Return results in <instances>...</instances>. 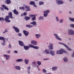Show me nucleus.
<instances>
[{"label": "nucleus", "mask_w": 74, "mask_h": 74, "mask_svg": "<svg viewBox=\"0 0 74 74\" xmlns=\"http://www.w3.org/2000/svg\"><path fill=\"white\" fill-rule=\"evenodd\" d=\"M23 14L24 16H26L27 15V12H24L23 13Z\"/></svg>", "instance_id": "obj_40"}, {"label": "nucleus", "mask_w": 74, "mask_h": 74, "mask_svg": "<svg viewBox=\"0 0 74 74\" xmlns=\"http://www.w3.org/2000/svg\"><path fill=\"white\" fill-rule=\"evenodd\" d=\"M7 52L8 53H10V51H8Z\"/></svg>", "instance_id": "obj_56"}, {"label": "nucleus", "mask_w": 74, "mask_h": 74, "mask_svg": "<svg viewBox=\"0 0 74 74\" xmlns=\"http://www.w3.org/2000/svg\"><path fill=\"white\" fill-rule=\"evenodd\" d=\"M14 53H18V51H14Z\"/></svg>", "instance_id": "obj_55"}, {"label": "nucleus", "mask_w": 74, "mask_h": 74, "mask_svg": "<svg viewBox=\"0 0 74 74\" xmlns=\"http://www.w3.org/2000/svg\"><path fill=\"white\" fill-rule=\"evenodd\" d=\"M72 57H74V51H73V54L72 55Z\"/></svg>", "instance_id": "obj_53"}, {"label": "nucleus", "mask_w": 74, "mask_h": 74, "mask_svg": "<svg viewBox=\"0 0 74 74\" xmlns=\"http://www.w3.org/2000/svg\"><path fill=\"white\" fill-rule=\"evenodd\" d=\"M28 74H30V70L28 71Z\"/></svg>", "instance_id": "obj_57"}, {"label": "nucleus", "mask_w": 74, "mask_h": 74, "mask_svg": "<svg viewBox=\"0 0 74 74\" xmlns=\"http://www.w3.org/2000/svg\"><path fill=\"white\" fill-rule=\"evenodd\" d=\"M4 38L3 37L0 36V40H3V39H4Z\"/></svg>", "instance_id": "obj_38"}, {"label": "nucleus", "mask_w": 74, "mask_h": 74, "mask_svg": "<svg viewBox=\"0 0 74 74\" xmlns=\"http://www.w3.org/2000/svg\"><path fill=\"white\" fill-rule=\"evenodd\" d=\"M5 3L6 4H10L11 3V1L10 0H6L5 1Z\"/></svg>", "instance_id": "obj_17"}, {"label": "nucleus", "mask_w": 74, "mask_h": 74, "mask_svg": "<svg viewBox=\"0 0 74 74\" xmlns=\"http://www.w3.org/2000/svg\"><path fill=\"white\" fill-rule=\"evenodd\" d=\"M45 52H46V53L47 54H49V50H48L47 49H46L45 50Z\"/></svg>", "instance_id": "obj_34"}, {"label": "nucleus", "mask_w": 74, "mask_h": 74, "mask_svg": "<svg viewBox=\"0 0 74 74\" xmlns=\"http://www.w3.org/2000/svg\"><path fill=\"white\" fill-rule=\"evenodd\" d=\"M58 69V67L56 66H54L52 68V70H53V71H55V70H56L57 69Z\"/></svg>", "instance_id": "obj_24"}, {"label": "nucleus", "mask_w": 74, "mask_h": 74, "mask_svg": "<svg viewBox=\"0 0 74 74\" xmlns=\"http://www.w3.org/2000/svg\"><path fill=\"white\" fill-rule=\"evenodd\" d=\"M31 43L32 45H36L37 44V42L36 41L34 40H32L31 41Z\"/></svg>", "instance_id": "obj_12"}, {"label": "nucleus", "mask_w": 74, "mask_h": 74, "mask_svg": "<svg viewBox=\"0 0 74 74\" xmlns=\"http://www.w3.org/2000/svg\"><path fill=\"white\" fill-rule=\"evenodd\" d=\"M59 12V13H60H60H62V12H61V11H60Z\"/></svg>", "instance_id": "obj_62"}, {"label": "nucleus", "mask_w": 74, "mask_h": 74, "mask_svg": "<svg viewBox=\"0 0 74 74\" xmlns=\"http://www.w3.org/2000/svg\"><path fill=\"white\" fill-rule=\"evenodd\" d=\"M36 37L37 38H40V35L39 34H36Z\"/></svg>", "instance_id": "obj_33"}, {"label": "nucleus", "mask_w": 74, "mask_h": 74, "mask_svg": "<svg viewBox=\"0 0 74 74\" xmlns=\"http://www.w3.org/2000/svg\"><path fill=\"white\" fill-rule=\"evenodd\" d=\"M8 15H9V16L11 19H13V17H12V13L11 12H10L9 13Z\"/></svg>", "instance_id": "obj_18"}, {"label": "nucleus", "mask_w": 74, "mask_h": 74, "mask_svg": "<svg viewBox=\"0 0 74 74\" xmlns=\"http://www.w3.org/2000/svg\"><path fill=\"white\" fill-rule=\"evenodd\" d=\"M50 45H49V46L48 47L49 48V49H53V47H52L53 46V45L52 44L50 43Z\"/></svg>", "instance_id": "obj_20"}, {"label": "nucleus", "mask_w": 74, "mask_h": 74, "mask_svg": "<svg viewBox=\"0 0 74 74\" xmlns=\"http://www.w3.org/2000/svg\"><path fill=\"white\" fill-rule=\"evenodd\" d=\"M30 16L31 17L33 18V17H34V16H35L34 15H30Z\"/></svg>", "instance_id": "obj_48"}, {"label": "nucleus", "mask_w": 74, "mask_h": 74, "mask_svg": "<svg viewBox=\"0 0 74 74\" xmlns=\"http://www.w3.org/2000/svg\"><path fill=\"white\" fill-rule=\"evenodd\" d=\"M15 67L16 68V69L17 70H21V67L19 66H15Z\"/></svg>", "instance_id": "obj_27"}, {"label": "nucleus", "mask_w": 74, "mask_h": 74, "mask_svg": "<svg viewBox=\"0 0 74 74\" xmlns=\"http://www.w3.org/2000/svg\"><path fill=\"white\" fill-rule=\"evenodd\" d=\"M49 51H50V53L52 56L55 55V51H52V50H49Z\"/></svg>", "instance_id": "obj_22"}, {"label": "nucleus", "mask_w": 74, "mask_h": 74, "mask_svg": "<svg viewBox=\"0 0 74 74\" xmlns=\"http://www.w3.org/2000/svg\"><path fill=\"white\" fill-rule=\"evenodd\" d=\"M42 71L43 73H45L46 72H47V71L45 69H43Z\"/></svg>", "instance_id": "obj_41"}, {"label": "nucleus", "mask_w": 74, "mask_h": 74, "mask_svg": "<svg viewBox=\"0 0 74 74\" xmlns=\"http://www.w3.org/2000/svg\"><path fill=\"white\" fill-rule=\"evenodd\" d=\"M63 60H64V62H67V61H68V60L67 59V57H64Z\"/></svg>", "instance_id": "obj_31"}, {"label": "nucleus", "mask_w": 74, "mask_h": 74, "mask_svg": "<svg viewBox=\"0 0 74 74\" xmlns=\"http://www.w3.org/2000/svg\"><path fill=\"white\" fill-rule=\"evenodd\" d=\"M21 16H24V15L23 14H23H21Z\"/></svg>", "instance_id": "obj_58"}, {"label": "nucleus", "mask_w": 74, "mask_h": 74, "mask_svg": "<svg viewBox=\"0 0 74 74\" xmlns=\"http://www.w3.org/2000/svg\"><path fill=\"white\" fill-rule=\"evenodd\" d=\"M30 24L33 25V26H34V27H36L37 26V23H36V22L35 21H34L31 23Z\"/></svg>", "instance_id": "obj_11"}, {"label": "nucleus", "mask_w": 74, "mask_h": 74, "mask_svg": "<svg viewBox=\"0 0 74 74\" xmlns=\"http://www.w3.org/2000/svg\"><path fill=\"white\" fill-rule=\"evenodd\" d=\"M50 12V11L49 10H47L46 11L44 12V16L45 17H47L48 15V14Z\"/></svg>", "instance_id": "obj_2"}, {"label": "nucleus", "mask_w": 74, "mask_h": 74, "mask_svg": "<svg viewBox=\"0 0 74 74\" xmlns=\"http://www.w3.org/2000/svg\"><path fill=\"white\" fill-rule=\"evenodd\" d=\"M69 14H71V11H69Z\"/></svg>", "instance_id": "obj_64"}, {"label": "nucleus", "mask_w": 74, "mask_h": 74, "mask_svg": "<svg viewBox=\"0 0 74 74\" xmlns=\"http://www.w3.org/2000/svg\"><path fill=\"white\" fill-rule=\"evenodd\" d=\"M54 35L55 36L56 38H57V40H60V41H62V39L60 38L58 36V35L56 34H54Z\"/></svg>", "instance_id": "obj_14"}, {"label": "nucleus", "mask_w": 74, "mask_h": 74, "mask_svg": "<svg viewBox=\"0 0 74 74\" xmlns=\"http://www.w3.org/2000/svg\"><path fill=\"white\" fill-rule=\"evenodd\" d=\"M69 35H74V31L72 29H69Z\"/></svg>", "instance_id": "obj_6"}, {"label": "nucleus", "mask_w": 74, "mask_h": 74, "mask_svg": "<svg viewBox=\"0 0 74 74\" xmlns=\"http://www.w3.org/2000/svg\"><path fill=\"white\" fill-rule=\"evenodd\" d=\"M18 36H20L21 37V36H22V34H21L20 33H19L18 34Z\"/></svg>", "instance_id": "obj_45"}, {"label": "nucleus", "mask_w": 74, "mask_h": 74, "mask_svg": "<svg viewBox=\"0 0 74 74\" xmlns=\"http://www.w3.org/2000/svg\"><path fill=\"white\" fill-rule=\"evenodd\" d=\"M56 3L57 4L60 5V4H63L64 3V2L62 1L59 0L57 1L58 0H56Z\"/></svg>", "instance_id": "obj_7"}, {"label": "nucleus", "mask_w": 74, "mask_h": 74, "mask_svg": "<svg viewBox=\"0 0 74 74\" xmlns=\"http://www.w3.org/2000/svg\"><path fill=\"white\" fill-rule=\"evenodd\" d=\"M3 56L4 57L6 58V60H8L10 57V56L8 55L7 54H4L3 55Z\"/></svg>", "instance_id": "obj_16"}, {"label": "nucleus", "mask_w": 74, "mask_h": 74, "mask_svg": "<svg viewBox=\"0 0 74 74\" xmlns=\"http://www.w3.org/2000/svg\"><path fill=\"white\" fill-rule=\"evenodd\" d=\"M69 19H70V21H72V22H74V18H69Z\"/></svg>", "instance_id": "obj_37"}, {"label": "nucleus", "mask_w": 74, "mask_h": 74, "mask_svg": "<svg viewBox=\"0 0 74 74\" xmlns=\"http://www.w3.org/2000/svg\"><path fill=\"white\" fill-rule=\"evenodd\" d=\"M64 52V49H61L57 51L56 53L57 54H60V55H62V53H63Z\"/></svg>", "instance_id": "obj_4"}, {"label": "nucleus", "mask_w": 74, "mask_h": 74, "mask_svg": "<svg viewBox=\"0 0 74 74\" xmlns=\"http://www.w3.org/2000/svg\"><path fill=\"white\" fill-rule=\"evenodd\" d=\"M8 48H11V45L10 44H9V47H8Z\"/></svg>", "instance_id": "obj_50"}, {"label": "nucleus", "mask_w": 74, "mask_h": 74, "mask_svg": "<svg viewBox=\"0 0 74 74\" xmlns=\"http://www.w3.org/2000/svg\"><path fill=\"white\" fill-rule=\"evenodd\" d=\"M63 19H62L60 21V23H62L63 22Z\"/></svg>", "instance_id": "obj_49"}, {"label": "nucleus", "mask_w": 74, "mask_h": 74, "mask_svg": "<svg viewBox=\"0 0 74 74\" xmlns=\"http://www.w3.org/2000/svg\"><path fill=\"white\" fill-rule=\"evenodd\" d=\"M31 45L30 44H29L28 45L29 46H24V48L25 49V50H28V49H29V48H31V47H30V45Z\"/></svg>", "instance_id": "obj_9"}, {"label": "nucleus", "mask_w": 74, "mask_h": 74, "mask_svg": "<svg viewBox=\"0 0 74 74\" xmlns=\"http://www.w3.org/2000/svg\"><path fill=\"white\" fill-rule=\"evenodd\" d=\"M6 33V32H5V31H4V32H3V33L4 34V33Z\"/></svg>", "instance_id": "obj_63"}, {"label": "nucleus", "mask_w": 74, "mask_h": 74, "mask_svg": "<svg viewBox=\"0 0 74 74\" xmlns=\"http://www.w3.org/2000/svg\"><path fill=\"white\" fill-rule=\"evenodd\" d=\"M3 7L5 9V10H9V9L5 5H2Z\"/></svg>", "instance_id": "obj_21"}, {"label": "nucleus", "mask_w": 74, "mask_h": 74, "mask_svg": "<svg viewBox=\"0 0 74 74\" xmlns=\"http://www.w3.org/2000/svg\"><path fill=\"white\" fill-rule=\"evenodd\" d=\"M0 9L1 11H4V9H3V8H1Z\"/></svg>", "instance_id": "obj_42"}, {"label": "nucleus", "mask_w": 74, "mask_h": 74, "mask_svg": "<svg viewBox=\"0 0 74 74\" xmlns=\"http://www.w3.org/2000/svg\"><path fill=\"white\" fill-rule=\"evenodd\" d=\"M30 47L34 48V49H38L39 47L37 46H34L33 45H30Z\"/></svg>", "instance_id": "obj_15"}, {"label": "nucleus", "mask_w": 74, "mask_h": 74, "mask_svg": "<svg viewBox=\"0 0 74 74\" xmlns=\"http://www.w3.org/2000/svg\"><path fill=\"white\" fill-rule=\"evenodd\" d=\"M36 63V61H34L32 63V64H34L35 65Z\"/></svg>", "instance_id": "obj_43"}, {"label": "nucleus", "mask_w": 74, "mask_h": 74, "mask_svg": "<svg viewBox=\"0 0 74 74\" xmlns=\"http://www.w3.org/2000/svg\"><path fill=\"white\" fill-rule=\"evenodd\" d=\"M48 59H49V58H47V59H44V60H48Z\"/></svg>", "instance_id": "obj_61"}, {"label": "nucleus", "mask_w": 74, "mask_h": 74, "mask_svg": "<svg viewBox=\"0 0 74 74\" xmlns=\"http://www.w3.org/2000/svg\"><path fill=\"white\" fill-rule=\"evenodd\" d=\"M27 69H28L29 70H30V66H29L27 68Z\"/></svg>", "instance_id": "obj_52"}, {"label": "nucleus", "mask_w": 74, "mask_h": 74, "mask_svg": "<svg viewBox=\"0 0 74 74\" xmlns=\"http://www.w3.org/2000/svg\"><path fill=\"white\" fill-rule=\"evenodd\" d=\"M59 44H61L62 45H64L65 47L69 51H71V49L70 48H69V46H67L66 44H64L63 43H62V42H59Z\"/></svg>", "instance_id": "obj_3"}, {"label": "nucleus", "mask_w": 74, "mask_h": 74, "mask_svg": "<svg viewBox=\"0 0 74 74\" xmlns=\"http://www.w3.org/2000/svg\"><path fill=\"white\" fill-rule=\"evenodd\" d=\"M19 9L20 10H26V12L30 11V7L29 6H27V5H24L23 7H20L19 8Z\"/></svg>", "instance_id": "obj_1"}, {"label": "nucleus", "mask_w": 74, "mask_h": 74, "mask_svg": "<svg viewBox=\"0 0 74 74\" xmlns=\"http://www.w3.org/2000/svg\"><path fill=\"white\" fill-rule=\"evenodd\" d=\"M30 19V18L29 17L27 16H25V21H28V20H29Z\"/></svg>", "instance_id": "obj_25"}, {"label": "nucleus", "mask_w": 74, "mask_h": 74, "mask_svg": "<svg viewBox=\"0 0 74 74\" xmlns=\"http://www.w3.org/2000/svg\"><path fill=\"white\" fill-rule=\"evenodd\" d=\"M70 26L72 27H74V24H71L70 25Z\"/></svg>", "instance_id": "obj_46"}, {"label": "nucleus", "mask_w": 74, "mask_h": 74, "mask_svg": "<svg viewBox=\"0 0 74 74\" xmlns=\"http://www.w3.org/2000/svg\"><path fill=\"white\" fill-rule=\"evenodd\" d=\"M13 11V12L14 14H15V15H18V12L17 11V10H16V9H15Z\"/></svg>", "instance_id": "obj_19"}, {"label": "nucleus", "mask_w": 74, "mask_h": 74, "mask_svg": "<svg viewBox=\"0 0 74 74\" xmlns=\"http://www.w3.org/2000/svg\"><path fill=\"white\" fill-rule=\"evenodd\" d=\"M5 32H7V29H5Z\"/></svg>", "instance_id": "obj_60"}, {"label": "nucleus", "mask_w": 74, "mask_h": 74, "mask_svg": "<svg viewBox=\"0 0 74 74\" xmlns=\"http://www.w3.org/2000/svg\"><path fill=\"white\" fill-rule=\"evenodd\" d=\"M37 64H38V66H40L41 64V61H37Z\"/></svg>", "instance_id": "obj_32"}, {"label": "nucleus", "mask_w": 74, "mask_h": 74, "mask_svg": "<svg viewBox=\"0 0 74 74\" xmlns=\"http://www.w3.org/2000/svg\"><path fill=\"white\" fill-rule=\"evenodd\" d=\"M64 52L65 53H66V54H67V52L66 51H64Z\"/></svg>", "instance_id": "obj_51"}, {"label": "nucleus", "mask_w": 74, "mask_h": 74, "mask_svg": "<svg viewBox=\"0 0 74 74\" xmlns=\"http://www.w3.org/2000/svg\"><path fill=\"white\" fill-rule=\"evenodd\" d=\"M10 17L9 16H6L5 18V21H6V22L8 23V22H10L11 21L10 20H8L9 19H10Z\"/></svg>", "instance_id": "obj_5"}, {"label": "nucleus", "mask_w": 74, "mask_h": 74, "mask_svg": "<svg viewBox=\"0 0 74 74\" xmlns=\"http://www.w3.org/2000/svg\"><path fill=\"white\" fill-rule=\"evenodd\" d=\"M29 60H28L25 59V64H28V63H29Z\"/></svg>", "instance_id": "obj_28"}, {"label": "nucleus", "mask_w": 74, "mask_h": 74, "mask_svg": "<svg viewBox=\"0 0 74 74\" xmlns=\"http://www.w3.org/2000/svg\"><path fill=\"white\" fill-rule=\"evenodd\" d=\"M13 28L14 29L15 32H16V33H19V29L17 27L14 26H13Z\"/></svg>", "instance_id": "obj_8"}, {"label": "nucleus", "mask_w": 74, "mask_h": 74, "mask_svg": "<svg viewBox=\"0 0 74 74\" xmlns=\"http://www.w3.org/2000/svg\"><path fill=\"white\" fill-rule=\"evenodd\" d=\"M44 4V2L42 1H40L39 2V5H41Z\"/></svg>", "instance_id": "obj_29"}, {"label": "nucleus", "mask_w": 74, "mask_h": 74, "mask_svg": "<svg viewBox=\"0 0 74 74\" xmlns=\"http://www.w3.org/2000/svg\"><path fill=\"white\" fill-rule=\"evenodd\" d=\"M16 61L17 62H22L23 61V59H17L16 60Z\"/></svg>", "instance_id": "obj_26"}, {"label": "nucleus", "mask_w": 74, "mask_h": 74, "mask_svg": "<svg viewBox=\"0 0 74 74\" xmlns=\"http://www.w3.org/2000/svg\"><path fill=\"white\" fill-rule=\"evenodd\" d=\"M4 19L3 17H0V21H4Z\"/></svg>", "instance_id": "obj_35"}, {"label": "nucleus", "mask_w": 74, "mask_h": 74, "mask_svg": "<svg viewBox=\"0 0 74 74\" xmlns=\"http://www.w3.org/2000/svg\"><path fill=\"white\" fill-rule=\"evenodd\" d=\"M34 4H35V2L33 1H31L30 2V4L31 5H33Z\"/></svg>", "instance_id": "obj_30"}, {"label": "nucleus", "mask_w": 74, "mask_h": 74, "mask_svg": "<svg viewBox=\"0 0 74 74\" xmlns=\"http://www.w3.org/2000/svg\"><path fill=\"white\" fill-rule=\"evenodd\" d=\"M26 26L27 27H29V28H31V27H33V25L30 24L26 25Z\"/></svg>", "instance_id": "obj_23"}, {"label": "nucleus", "mask_w": 74, "mask_h": 74, "mask_svg": "<svg viewBox=\"0 0 74 74\" xmlns=\"http://www.w3.org/2000/svg\"><path fill=\"white\" fill-rule=\"evenodd\" d=\"M36 16H34L32 18V19L33 21H34L36 20Z\"/></svg>", "instance_id": "obj_36"}, {"label": "nucleus", "mask_w": 74, "mask_h": 74, "mask_svg": "<svg viewBox=\"0 0 74 74\" xmlns=\"http://www.w3.org/2000/svg\"><path fill=\"white\" fill-rule=\"evenodd\" d=\"M39 20H41L42 19L43 20V17L42 16H40V17L39 18Z\"/></svg>", "instance_id": "obj_39"}, {"label": "nucleus", "mask_w": 74, "mask_h": 74, "mask_svg": "<svg viewBox=\"0 0 74 74\" xmlns=\"http://www.w3.org/2000/svg\"><path fill=\"white\" fill-rule=\"evenodd\" d=\"M2 44L3 45H5V43H3Z\"/></svg>", "instance_id": "obj_59"}, {"label": "nucleus", "mask_w": 74, "mask_h": 74, "mask_svg": "<svg viewBox=\"0 0 74 74\" xmlns=\"http://www.w3.org/2000/svg\"><path fill=\"white\" fill-rule=\"evenodd\" d=\"M5 39H6V38H4V39H3V42L4 43H5L6 41H5Z\"/></svg>", "instance_id": "obj_47"}, {"label": "nucleus", "mask_w": 74, "mask_h": 74, "mask_svg": "<svg viewBox=\"0 0 74 74\" xmlns=\"http://www.w3.org/2000/svg\"><path fill=\"white\" fill-rule=\"evenodd\" d=\"M23 33L25 36H28V35H29V32L26 30H23Z\"/></svg>", "instance_id": "obj_10"}, {"label": "nucleus", "mask_w": 74, "mask_h": 74, "mask_svg": "<svg viewBox=\"0 0 74 74\" xmlns=\"http://www.w3.org/2000/svg\"><path fill=\"white\" fill-rule=\"evenodd\" d=\"M18 43L21 46V47H24V46H25V45L23 43V42L22 41H19Z\"/></svg>", "instance_id": "obj_13"}, {"label": "nucleus", "mask_w": 74, "mask_h": 74, "mask_svg": "<svg viewBox=\"0 0 74 74\" xmlns=\"http://www.w3.org/2000/svg\"><path fill=\"white\" fill-rule=\"evenodd\" d=\"M33 5H34V7H37V5H36V4H35V3Z\"/></svg>", "instance_id": "obj_54"}, {"label": "nucleus", "mask_w": 74, "mask_h": 74, "mask_svg": "<svg viewBox=\"0 0 74 74\" xmlns=\"http://www.w3.org/2000/svg\"><path fill=\"white\" fill-rule=\"evenodd\" d=\"M56 19L57 20V22H58V21H59V19H58V17H56Z\"/></svg>", "instance_id": "obj_44"}]
</instances>
